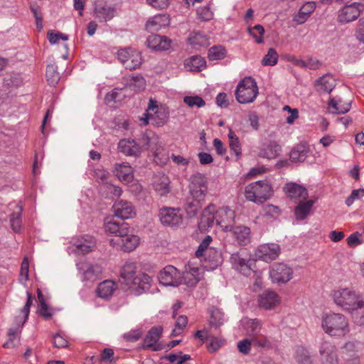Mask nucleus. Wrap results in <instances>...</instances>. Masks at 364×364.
Wrapping results in <instances>:
<instances>
[{
    "label": "nucleus",
    "instance_id": "1",
    "mask_svg": "<svg viewBox=\"0 0 364 364\" xmlns=\"http://www.w3.org/2000/svg\"><path fill=\"white\" fill-rule=\"evenodd\" d=\"M105 230L114 235L117 238L111 239L109 243L114 247L116 245L121 247L124 252H131L136 248L139 242V237L131 232L129 225L124 221H117L113 218H107L105 223Z\"/></svg>",
    "mask_w": 364,
    "mask_h": 364
},
{
    "label": "nucleus",
    "instance_id": "2",
    "mask_svg": "<svg viewBox=\"0 0 364 364\" xmlns=\"http://www.w3.org/2000/svg\"><path fill=\"white\" fill-rule=\"evenodd\" d=\"M321 326L331 336H343L349 332L348 319L341 314L326 315L322 319Z\"/></svg>",
    "mask_w": 364,
    "mask_h": 364
},
{
    "label": "nucleus",
    "instance_id": "3",
    "mask_svg": "<svg viewBox=\"0 0 364 364\" xmlns=\"http://www.w3.org/2000/svg\"><path fill=\"white\" fill-rule=\"evenodd\" d=\"M332 297L336 304L341 307L344 311L350 313L356 310L358 305L362 304L363 297L350 288H342L333 291Z\"/></svg>",
    "mask_w": 364,
    "mask_h": 364
},
{
    "label": "nucleus",
    "instance_id": "4",
    "mask_svg": "<svg viewBox=\"0 0 364 364\" xmlns=\"http://www.w3.org/2000/svg\"><path fill=\"white\" fill-rule=\"evenodd\" d=\"M258 95V87L254 78L245 77L240 81L235 90L237 101L240 104L252 102Z\"/></svg>",
    "mask_w": 364,
    "mask_h": 364
},
{
    "label": "nucleus",
    "instance_id": "5",
    "mask_svg": "<svg viewBox=\"0 0 364 364\" xmlns=\"http://www.w3.org/2000/svg\"><path fill=\"white\" fill-rule=\"evenodd\" d=\"M246 198L257 203H262L271 196V186L266 181H257L245 187Z\"/></svg>",
    "mask_w": 364,
    "mask_h": 364
},
{
    "label": "nucleus",
    "instance_id": "6",
    "mask_svg": "<svg viewBox=\"0 0 364 364\" xmlns=\"http://www.w3.org/2000/svg\"><path fill=\"white\" fill-rule=\"evenodd\" d=\"M230 262L236 271L248 277L254 272L255 261L245 251H240L231 255Z\"/></svg>",
    "mask_w": 364,
    "mask_h": 364
},
{
    "label": "nucleus",
    "instance_id": "7",
    "mask_svg": "<svg viewBox=\"0 0 364 364\" xmlns=\"http://www.w3.org/2000/svg\"><path fill=\"white\" fill-rule=\"evenodd\" d=\"M117 58L127 70H134L141 64V57L139 52L131 48L120 49Z\"/></svg>",
    "mask_w": 364,
    "mask_h": 364
},
{
    "label": "nucleus",
    "instance_id": "8",
    "mask_svg": "<svg viewBox=\"0 0 364 364\" xmlns=\"http://www.w3.org/2000/svg\"><path fill=\"white\" fill-rule=\"evenodd\" d=\"M292 275V269L284 263H274L270 267L269 276L274 283L286 284Z\"/></svg>",
    "mask_w": 364,
    "mask_h": 364
},
{
    "label": "nucleus",
    "instance_id": "9",
    "mask_svg": "<svg viewBox=\"0 0 364 364\" xmlns=\"http://www.w3.org/2000/svg\"><path fill=\"white\" fill-rule=\"evenodd\" d=\"M181 272L173 266L168 265L160 272L159 280L164 286L178 287L183 283Z\"/></svg>",
    "mask_w": 364,
    "mask_h": 364
},
{
    "label": "nucleus",
    "instance_id": "10",
    "mask_svg": "<svg viewBox=\"0 0 364 364\" xmlns=\"http://www.w3.org/2000/svg\"><path fill=\"white\" fill-rule=\"evenodd\" d=\"M152 279L145 273L138 274L127 286V288L135 295H141L150 289Z\"/></svg>",
    "mask_w": 364,
    "mask_h": 364
},
{
    "label": "nucleus",
    "instance_id": "11",
    "mask_svg": "<svg viewBox=\"0 0 364 364\" xmlns=\"http://www.w3.org/2000/svg\"><path fill=\"white\" fill-rule=\"evenodd\" d=\"M364 10V5L354 2L345 6L338 11V21L341 23H348L355 20Z\"/></svg>",
    "mask_w": 364,
    "mask_h": 364
},
{
    "label": "nucleus",
    "instance_id": "12",
    "mask_svg": "<svg viewBox=\"0 0 364 364\" xmlns=\"http://www.w3.org/2000/svg\"><path fill=\"white\" fill-rule=\"evenodd\" d=\"M190 194L199 199H205L207 191V182L203 174L196 173L191 176Z\"/></svg>",
    "mask_w": 364,
    "mask_h": 364
},
{
    "label": "nucleus",
    "instance_id": "13",
    "mask_svg": "<svg viewBox=\"0 0 364 364\" xmlns=\"http://www.w3.org/2000/svg\"><path fill=\"white\" fill-rule=\"evenodd\" d=\"M163 328L161 326H154L147 333L144 339L143 349H151L153 351H159L163 349V345L158 341L161 336Z\"/></svg>",
    "mask_w": 364,
    "mask_h": 364
},
{
    "label": "nucleus",
    "instance_id": "14",
    "mask_svg": "<svg viewBox=\"0 0 364 364\" xmlns=\"http://www.w3.org/2000/svg\"><path fill=\"white\" fill-rule=\"evenodd\" d=\"M281 252L280 246L276 243H265L260 245L256 255L262 260L269 262L276 259Z\"/></svg>",
    "mask_w": 364,
    "mask_h": 364
},
{
    "label": "nucleus",
    "instance_id": "15",
    "mask_svg": "<svg viewBox=\"0 0 364 364\" xmlns=\"http://www.w3.org/2000/svg\"><path fill=\"white\" fill-rule=\"evenodd\" d=\"M159 218L163 225L168 226H178L183 222L179 210L172 208H161L159 213Z\"/></svg>",
    "mask_w": 364,
    "mask_h": 364
},
{
    "label": "nucleus",
    "instance_id": "16",
    "mask_svg": "<svg viewBox=\"0 0 364 364\" xmlns=\"http://www.w3.org/2000/svg\"><path fill=\"white\" fill-rule=\"evenodd\" d=\"M321 364H338L336 346L330 342L323 341L319 346Z\"/></svg>",
    "mask_w": 364,
    "mask_h": 364
},
{
    "label": "nucleus",
    "instance_id": "17",
    "mask_svg": "<svg viewBox=\"0 0 364 364\" xmlns=\"http://www.w3.org/2000/svg\"><path fill=\"white\" fill-rule=\"evenodd\" d=\"M235 213L228 207L220 208L218 210L216 225L223 228L225 231H232L234 227Z\"/></svg>",
    "mask_w": 364,
    "mask_h": 364
},
{
    "label": "nucleus",
    "instance_id": "18",
    "mask_svg": "<svg viewBox=\"0 0 364 364\" xmlns=\"http://www.w3.org/2000/svg\"><path fill=\"white\" fill-rule=\"evenodd\" d=\"M77 269L83 275V279L94 282L102 272V267L97 264L81 262L77 264Z\"/></svg>",
    "mask_w": 364,
    "mask_h": 364
},
{
    "label": "nucleus",
    "instance_id": "19",
    "mask_svg": "<svg viewBox=\"0 0 364 364\" xmlns=\"http://www.w3.org/2000/svg\"><path fill=\"white\" fill-rule=\"evenodd\" d=\"M112 208L114 213V215L120 220L129 219L135 215L132 204L126 200L116 201Z\"/></svg>",
    "mask_w": 364,
    "mask_h": 364
},
{
    "label": "nucleus",
    "instance_id": "20",
    "mask_svg": "<svg viewBox=\"0 0 364 364\" xmlns=\"http://www.w3.org/2000/svg\"><path fill=\"white\" fill-rule=\"evenodd\" d=\"M155 103L156 102L151 99L149 100V104L146 112L155 110L154 114H151V120L154 124L160 127L164 125L167 122L169 117V114L165 108L158 107Z\"/></svg>",
    "mask_w": 364,
    "mask_h": 364
},
{
    "label": "nucleus",
    "instance_id": "21",
    "mask_svg": "<svg viewBox=\"0 0 364 364\" xmlns=\"http://www.w3.org/2000/svg\"><path fill=\"white\" fill-rule=\"evenodd\" d=\"M119 150L126 156L138 157L141 152V146L134 139H123L119 141Z\"/></svg>",
    "mask_w": 364,
    "mask_h": 364
},
{
    "label": "nucleus",
    "instance_id": "22",
    "mask_svg": "<svg viewBox=\"0 0 364 364\" xmlns=\"http://www.w3.org/2000/svg\"><path fill=\"white\" fill-rule=\"evenodd\" d=\"M146 44L153 50H166L171 47V41L166 36L151 34L147 38Z\"/></svg>",
    "mask_w": 364,
    "mask_h": 364
},
{
    "label": "nucleus",
    "instance_id": "23",
    "mask_svg": "<svg viewBox=\"0 0 364 364\" xmlns=\"http://www.w3.org/2000/svg\"><path fill=\"white\" fill-rule=\"evenodd\" d=\"M114 173L122 181L130 183L134 179L133 168L128 163L114 164Z\"/></svg>",
    "mask_w": 364,
    "mask_h": 364
},
{
    "label": "nucleus",
    "instance_id": "24",
    "mask_svg": "<svg viewBox=\"0 0 364 364\" xmlns=\"http://www.w3.org/2000/svg\"><path fill=\"white\" fill-rule=\"evenodd\" d=\"M309 146L306 143H301L291 150L289 153L290 160L294 163H302L309 157Z\"/></svg>",
    "mask_w": 364,
    "mask_h": 364
},
{
    "label": "nucleus",
    "instance_id": "25",
    "mask_svg": "<svg viewBox=\"0 0 364 364\" xmlns=\"http://www.w3.org/2000/svg\"><path fill=\"white\" fill-rule=\"evenodd\" d=\"M231 232L240 245L245 246L250 243L251 230L250 228L245 225L234 226Z\"/></svg>",
    "mask_w": 364,
    "mask_h": 364
},
{
    "label": "nucleus",
    "instance_id": "26",
    "mask_svg": "<svg viewBox=\"0 0 364 364\" xmlns=\"http://www.w3.org/2000/svg\"><path fill=\"white\" fill-rule=\"evenodd\" d=\"M284 190L291 199H297L299 202L305 201L309 196L308 191L304 187L294 183H287Z\"/></svg>",
    "mask_w": 364,
    "mask_h": 364
},
{
    "label": "nucleus",
    "instance_id": "27",
    "mask_svg": "<svg viewBox=\"0 0 364 364\" xmlns=\"http://www.w3.org/2000/svg\"><path fill=\"white\" fill-rule=\"evenodd\" d=\"M136 269V266L134 262H127L120 271V282L127 287L132 280L137 276Z\"/></svg>",
    "mask_w": 364,
    "mask_h": 364
},
{
    "label": "nucleus",
    "instance_id": "28",
    "mask_svg": "<svg viewBox=\"0 0 364 364\" xmlns=\"http://www.w3.org/2000/svg\"><path fill=\"white\" fill-rule=\"evenodd\" d=\"M315 9L316 4L314 2H306L300 8L299 12L294 16L293 21H294L297 25L305 23L310 15L314 11Z\"/></svg>",
    "mask_w": 364,
    "mask_h": 364
},
{
    "label": "nucleus",
    "instance_id": "29",
    "mask_svg": "<svg viewBox=\"0 0 364 364\" xmlns=\"http://www.w3.org/2000/svg\"><path fill=\"white\" fill-rule=\"evenodd\" d=\"M95 14L100 22H107L114 18L116 14V9L113 6L96 4Z\"/></svg>",
    "mask_w": 364,
    "mask_h": 364
},
{
    "label": "nucleus",
    "instance_id": "30",
    "mask_svg": "<svg viewBox=\"0 0 364 364\" xmlns=\"http://www.w3.org/2000/svg\"><path fill=\"white\" fill-rule=\"evenodd\" d=\"M279 304L278 295L273 291H264L259 298V304L261 307L270 309Z\"/></svg>",
    "mask_w": 364,
    "mask_h": 364
},
{
    "label": "nucleus",
    "instance_id": "31",
    "mask_svg": "<svg viewBox=\"0 0 364 364\" xmlns=\"http://www.w3.org/2000/svg\"><path fill=\"white\" fill-rule=\"evenodd\" d=\"M74 245L76 247V251L86 254L92 251L95 246V240L92 236L85 235L77 239Z\"/></svg>",
    "mask_w": 364,
    "mask_h": 364
},
{
    "label": "nucleus",
    "instance_id": "32",
    "mask_svg": "<svg viewBox=\"0 0 364 364\" xmlns=\"http://www.w3.org/2000/svg\"><path fill=\"white\" fill-rule=\"evenodd\" d=\"M336 86L335 79L330 75H324L316 82L317 90L323 93H330Z\"/></svg>",
    "mask_w": 364,
    "mask_h": 364
},
{
    "label": "nucleus",
    "instance_id": "33",
    "mask_svg": "<svg viewBox=\"0 0 364 364\" xmlns=\"http://www.w3.org/2000/svg\"><path fill=\"white\" fill-rule=\"evenodd\" d=\"M205 199H199L190 194L185 204V210L189 218H193L202 208V202Z\"/></svg>",
    "mask_w": 364,
    "mask_h": 364
},
{
    "label": "nucleus",
    "instance_id": "34",
    "mask_svg": "<svg viewBox=\"0 0 364 364\" xmlns=\"http://www.w3.org/2000/svg\"><path fill=\"white\" fill-rule=\"evenodd\" d=\"M22 82L21 77L18 75H9L4 77L2 87L4 90H0V99H4L8 97L9 92L6 91L10 87H18Z\"/></svg>",
    "mask_w": 364,
    "mask_h": 364
},
{
    "label": "nucleus",
    "instance_id": "35",
    "mask_svg": "<svg viewBox=\"0 0 364 364\" xmlns=\"http://www.w3.org/2000/svg\"><path fill=\"white\" fill-rule=\"evenodd\" d=\"M314 201L309 200L306 202L299 201V204L294 208V215L297 220H303L309 215Z\"/></svg>",
    "mask_w": 364,
    "mask_h": 364
},
{
    "label": "nucleus",
    "instance_id": "36",
    "mask_svg": "<svg viewBox=\"0 0 364 364\" xmlns=\"http://www.w3.org/2000/svg\"><path fill=\"white\" fill-rule=\"evenodd\" d=\"M351 102L343 103L341 100H336L331 98L328 102V109L333 114H341L347 113L350 109Z\"/></svg>",
    "mask_w": 364,
    "mask_h": 364
},
{
    "label": "nucleus",
    "instance_id": "37",
    "mask_svg": "<svg viewBox=\"0 0 364 364\" xmlns=\"http://www.w3.org/2000/svg\"><path fill=\"white\" fill-rule=\"evenodd\" d=\"M116 289V284L111 280L101 282L97 289V296L102 299L109 298Z\"/></svg>",
    "mask_w": 364,
    "mask_h": 364
},
{
    "label": "nucleus",
    "instance_id": "38",
    "mask_svg": "<svg viewBox=\"0 0 364 364\" xmlns=\"http://www.w3.org/2000/svg\"><path fill=\"white\" fill-rule=\"evenodd\" d=\"M127 87L135 92L144 90L146 87V80L141 75L129 76V80L127 83Z\"/></svg>",
    "mask_w": 364,
    "mask_h": 364
},
{
    "label": "nucleus",
    "instance_id": "39",
    "mask_svg": "<svg viewBox=\"0 0 364 364\" xmlns=\"http://www.w3.org/2000/svg\"><path fill=\"white\" fill-rule=\"evenodd\" d=\"M204 256L205 257V260L210 262V268L212 269L218 267L223 262L221 252L213 247H210L209 250H207V253Z\"/></svg>",
    "mask_w": 364,
    "mask_h": 364
},
{
    "label": "nucleus",
    "instance_id": "40",
    "mask_svg": "<svg viewBox=\"0 0 364 364\" xmlns=\"http://www.w3.org/2000/svg\"><path fill=\"white\" fill-rule=\"evenodd\" d=\"M225 321L224 313L217 308H213L210 311L209 324L215 328H219L224 324Z\"/></svg>",
    "mask_w": 364,
    "mask_h": 364
},
{
    "label": "nucleus",
    "instance_id": "41",
    "mask_svg": "<svg viewBox=\"0 0 364 364\" xmlns=\"http://www.w3.org/2000/svg\"><path fill=\"white\" fill-rule=\"evenodd\" d=\"M185 66L190 71H199L205 67V60L200 56H192L185 61Z\"/></svg>",
    "mask_w": 364,
    "mask_h": 364
},
{
    "label": "nucleus",
    "instance_id": "42",
    "mask_svg": "<svg viewBox=\"0 0 364 364\" xmlns=\"http://www.w3.org/2000/svg\"><path fill=\"white\" fill-rule=\"evenodd\" d=\"M18 317H16L17 324L16 326L14 328H9L8 331V341L3 345L4 348H13L18 345V341L16 338V335L19 331V329L23 326H21V322L18 321Z\"/></svg>",
    "mask_w": 364,
    "mask_h": 364
},
{
    "label": "nucleus",
    "instance_id": "43",
    "mask_svg": "<svg viewBox=\"0 0 364 364\" xmlns=\"http://www.w3.org/2000/svg\"><path fill=\"white\" fill-rule=\"evenodd\" d=\"M262 324L257 319H248L245 322V328L248 336L253 337L260 333Z\"/></svg>",
    "mask_w": 364,
    "mask_h": 364
},
{
    "label": "nucleus",
    "instance_id": "44",
    "mask_svg": "<svg viewBox=\"0 0 364 364\" xmlns=\"http://www.w3.org/2000/svg\"><path fill=\"white\" fill-rule=\"evenodd\" d=\"M154 188L160 196L166 195L170 191L168 178L163 175L161 178L154 183Z\"/></svg>",
    "mask_w": 364,
    "mask_h": 364
},
{
    "label": "nucleus",
    "instance_id": "45",
    "mask_svg": "<svg viewBox=\"0 0 364 364\" xmlns=\"http://www.w3.org/2000/svg\"><path fill=\"white\" fill-rule=\"evenodd\" d=\"M228 137L229 139L230 150L234 152L236 156H240L241 155L242 149L239 138L232 129L229 130Z\"/></svg>",
    "mask_w": 364,
    "mask_h": 364
},
{
    "label": "nucleus",
    "instance_id": "46",
    "mask_svg": "<svg viewBox=\"0 0 364 364\" xmlns=\"http://www.w3.org/2000/svg\"><path fill=\"white\" fill-rule=\"evenodd\" d=\"M46 77L48 83L55 86L60 80V75L57 70V66L54 64H50L47 66Z\"/></svg>",
    "mask_w": 364,
    "mask_h": 364
},
{
    "label": "nucleus",
    "instance_id": "47",
    "mask_svg": "<svg viewBox=\"0 0 364 364\" xmlns=\"http://www.w3.org/2000/svg\"><path fill=\"white\" fill-rule=\"evenodd\" d=\"M164 359L168 360L171 364H183L186 361L191 359V356L187 354H183L181 351L178 353H171L163 357Z\"/></svg>",
    "mask_w": 364,
    "mask_h": 364
},
{
    "label": "nucleus",
    "instance_id": "48",
    "mask_svg": "<svg viewBox=\"0 0 364 364\" xmlns=\"http://www.w3.org/2000/svg\"><path fill=\"white\" fill-rule=\"evenodd\" d=\"M278 61V54L274 48H269L267 53L262 60V65L264 66H273Z\"/></svg>",
    "mask_w": 364,
    "mask_h": 364
},
{
    "label": "nucleus",
    "instance_id": "49",
    "mask_svg": "<svg viewBox=\"0 0 364 364\" xmlns=\"http://www.w3.org/2000/svg\"><path fill=\"white\" fill-rule=\"evenodd\" d=\"M247 30L249 34L255 38L257 43L260 44L263 43V34L264 33V28L262 25L257 24L254 27H249Z\"/></svg>",
    "mask_w": 364,
    "mask_h": 364
},
{
    "label": "nucleus",
    "instance_id": "50",
    "mask_svg": "<svg viewBox=\"0 0 364 364\" xmlns=\"http://www.w3.org/2000/svg\"><path fill=\"white\" fill-rule=\"evenodd\" d=\"M225 55V49L222 46H213L208 50V58L211 60L223 59Z\"/></svg>",
    "mask_w": 364,
    "mask_h": 364
},
{
    "label": "nucleus",
    "instance_id": "51",
    "mask_svg": "<svg viewBox=\"0 0 364 364\" xmlns=\"http://www.w3.org/2000/svg\"><path fill=\"white\" fill-rule=\"evenodd\" d=\"M362 304L356 306V310H353L350 314L352 317L358 325L364 326V299L361 301Z\"/></svg>",
    "mask_w": 364,
    "mask_h": 364
},
{
    "label": "nucleus",
    "instance_id": "52",
    "mask_svg": "<svg viewBox=\"0 0 364 364\" xmlns=\"http://www.w3.org/2000/svg\"><path fill=\"white\" fill-rule=\"evenodd\" d=\"M18 210L14 212L10 216V223L11 228L14 230V231L16 232H19L21 227V216L22 213V207L18 206Z\"/></svg>",
    "mask_w": 364,
    "mask_h": 364
},
{
    "label": "nucleus",
    "instance_id": "53",
    "mask_svg": "<svg viewBox=\"0 0 364 364\" xmlns=\"http://www.w3.org/2000/svg\"><path fill=\"white\" fill-rule=\"evenodd\" d=\"M296 360L298 364H311V359L307 350L299 348L296 353Z\"/></svg>",
    "mask_w": 364,
    "mask_h": 364
},
{
    "label": "nucleus",
    "instance_id": "54",
    "mask_svg": "<svg viewBox=\"0 0 364 364\" xmlns=\"http://www.w3.org/2000/svg\"><path fill=\"white\" fill-rule=\"evenodd\" d=\"M27 295V301L23 306V308L21 310V314H23V318L19 320L21 322V326H23V324L26 323L28 318L29 312H30V308L33 303V297L32 296L31 294L28 291L26 292Z\"/></svg>",
    "mask_w": 364,
    "mask_h": 364
},
{
    "label": "nucleus",
    "instance_id": "55",
    "mask_svg": "<svg viewBox=\"0 0 364 364\" xmlns=\"http://www.w3.org/2000/svg\"><path fill=\"white\" fill-rule=\"evenodd\" d=\"M190 43L193 46H200L205 47L208 46V38L201 33H195L193 36L189 38Z\"/></svg>",
    "mask_w": 364,
    "mask_h": 364
},
{
    "label": "nucleus",
    "instance_id": "56",
    "mask_svg": "<svg viewBox=\"0 0 364 364\" xmlns=\"http://www.w3.org/2000/svg\"><path fill=\"white\" fill-rule=\"evenodd\" d=\"M252 345L257 347H269L271 343L266 336L260 333L251 338Z\"/></svg>",
    "mask_w": 364,
    "mask_h": 364
},
{
    "label": "nucleus",
    "instance_id": "57",
    "mask_svg": "<svg viewBox=\"0 0 364 364\" xmlns=\"http://www.w3.org/2000/svg\"><path fill=\"white\" fill-rule=\"evenodd\" d=\"M211 241L212 237L210 235H206L205 237L201 243L199 245L198 250L196 251V256L197 257L203 256L205 253H207V250L210 249L208 246Z\"/></svg>",
    "mask_w": 364,
    "mask_h": 364
},
{
    "label": "nucleus",
    "instance_id": "58",
    "mask_svg": "<svg viewBox=\"0 0 364 364\" xmlns=\"http://www.w3.org/2000/svg\"><path fill=\"white\" fill-rule=\"evenodd\" d=\"M183 102L190 107H193V106L202 107L205 104L203 98L199 96H186L184 97Z\"/></svg>",
    "mask_w": 364,
    "mask_h": 364
},
{
    "label": "nucleus",
    "instance_id": "59",
    "mask_svg": "<svg viewBox=\"0 0 364 364\" xmlns=\"http://www.w3.org/2000/svg\"><path fill=\"white\" fill-rule=\"evenodd\" d=\"M38 312L40 316H43L46 320L50 319L53 316L52 309L46 301H42L41 304H39Z\"/></svg>",
    "mask_w": 364,
    "mask_h": 364
},
{
    "label": "nucleus",
    "instance_id": "60",
    "mask_svg": "<svg viewBox=\"0 0 364 364\" xmlns=\"http://www.w3.org/2000/svg\"><path fill=\"white\" fill-rule=\"evenodd\" d=\"M210 343L208 346L210 352L213 353L223 346L225 340L214 336H210Z\"/></svg>",
    "mask_w": 364,
    "mask_h": 364
},
{
    "label": "nucleus",
    "instance_id": "61",
    "mask_svg": "<svg viewBox=\"0 0 364 364\" xmlns=\"http://www.w3.org/2000/svg\"><path fill=\"white\" fill-rule=\"evenodd\" d=\"M142 336V332L139 329L131 330L123 335V338L128 342H136Z\"/></svg>",
    "mask_w": 364,
    "mask_h": 364
},
{
    "label": "nucleus",
    "instance_id": "62",
    "mask_svg": "<svg viewBox=\"0 0 364 364\" xmlns=\"http://www.w3.org/2000/svg\"><path fill=\"white\" fill-rule=\"evenodd\" d=\"M252 345L251 338L243 339L237 343V348L240 353L247 355L251 350V346Z\"/></svg>",
    "mask_w": 364,
    "mask_h": 364
},
{
    "label": "nucleus",
    "instance_id": "63",
    "mask_svg": "<svg viewBox=\"0 0 364 364\" xmlns=\"http://www.w3.org/2000/svg\"><path fill=\"white\" fill-rule=\"evenodd\" d=\"M267 149L270 157L276 158L279 154L282 148L276 141H272L267 144Z\"/></svg>",
    "mask_w": 364,
    "mask_h": 364
},
{
    "label": "nucleus",
    "instance_id": "64",
    "mask_svg": "<svg viewBox=\"0 0 364 364\" xmlns=\"http://www.w3.org/2000/svg\"><path fill=\"white\" fill-rule=\"evenodd\" d=\"M355 36L360 42L364 43V18H360L358 21Z\"/></svg>",
    "mask_w": 364,
    "mask_h": 364
}]
</instances>
